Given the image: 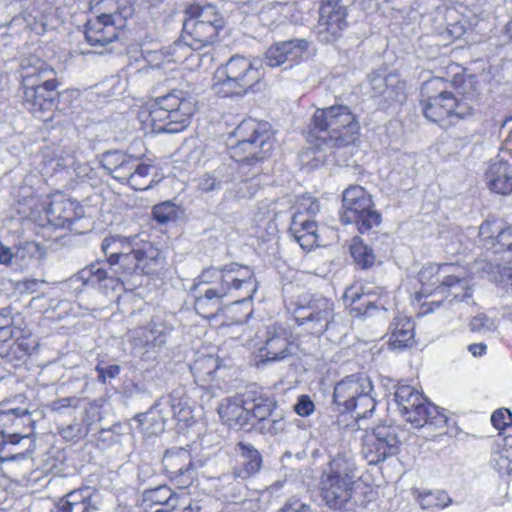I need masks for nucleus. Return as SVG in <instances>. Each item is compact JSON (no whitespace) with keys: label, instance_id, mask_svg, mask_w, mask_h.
<instances>
[{"label":"nucleus","instance_id":"nucleus-1","mask_svg":"<svg viewBox=\"0 0 512 512\" xmlns=\"http://www.w3.org/2000/svg\"><path fill=\"white\" fill-rule=\"evenodd\" d=\"M104 260H98L69 278L68 284L81 290L88 283L100 284L105 280L124 283L130 277L150 275L164 263L162 252L150 242L141 245L136 237L110 236L101 243Z\"/></svg>","mask_w":512,"mask_h":512},{"label":"nucleus","instance_id":"nucleus-2","mask_svg":"<svg viewBox=\"0 0 512 512\" xmlns=\"http://www.w3.org/2000/svg\"><path fill=\"white\" fill-rule=\"evenodd\" d=\"M196 105V99L191 93L174 89L147 104L141 116L145 117L144 121L149 122L156 133H178L190 125Z\"/></svg>","mask_w":512,"mask_h":512},{"label":"nucleus","instance_id":"nucleus-3","mask_svg":"<svg viewBox=\"0 0 512 512\" xmlns=\"http://www.w3.org/2000/svg\"><path fill=\"white\" fill-rule=\"evenodd\" d=\"M359 131L357 116L347 105L318 108L312 117V133L326 145L342 147L351 144Z\"/></svg>","mask_w":512,"mask_h":512},{"label":"nucleus","instance_id":"nucleus-4","mask_svg":"<svg viewBox=\"0 0 512 512\" xmlns=\"http://www.w3.org/2000/svg\"><path fill=\"white\" fill-rule=\"evenodd\" d=\"M356 464L349 450L338 452L332 457L328 471L321 476V493L326 505L342 509L354 493Z\"/></svg>","mask_w":512,"mask_h":512},{"label":"nucleus","instance_id":"nucleus-5","mask_svg":"<svg viewBox=\"0 0 512 512\" xmlns=\"http://www.w3.org/2000/svg\"><path fill=\"white\" fill-rule=\"evenodd\" d=\"M236 142L231 146V157L241 164L254 165L267 158L275 137L267 123L253 119L242 121L233 131Z\"/></svg>","mask_w":512,"mask_h":512},{"label":"nucleus","instance_id":"nucleus-6","mask_svg":"<svg viewBox=\"0 0 512 512\" xmlns=\"http://www.w3.org/2000/svg\"><path fill=\"white\" fill-rule=\"evenodd\" d=\"M185 15L183 40L194 51L213 45L226 24L222 11L212 4L190 6Z\"/></svg>","mask_w":512,"mask_h":512},{"label":"nucleus","instance_id":"nucleus-7","mask_svg":"<svg viewBox=\"0 0 512 512\" xmlns=\"http://www.w3.org/2000/svg\"><path fill=\"white\" fill-rule=\"evenodd\" d=\"M211 286H228L235 291L234 301L240 302L251 299L257 285L253 272L248 267L231 263L223 268L208 267L203 269L195 279L193 290H201Z\"/></svg>","mask_w":512,"mask_h":512},{"label":"nucleus","instance_id":"nucleus-8","mask_svg":"<svg viewBox=\"0 0 512 512\" xmlns=\"http://www.w3.org/2000/svg\"><path fill=\"white\" fill-rule=\"evenodd\" d=\"M333 401L340 412H352L356 418H366L376 407L374 388L366 376H347L334 388Z\"/></svg>","mask_w":512,"mask_h":512},{"label":"nucleus","instance_id":"nucleus-9","mask_svg":"<svg viewBox=\"0 0 512 512\" xmlns=\"http://www.w3.org/2000/svg\"><path fill=\"white\" fill-rule=\"evenodd\" d=\"M394 400L403 418L416 428L424 425L446 426L447 417L414 387L410 385L397 386Z\"/></svg>","mask_w":512,"mask_h":512},{"label":"nucleus","instance_id":"nucleus-10","mask_svg":"<svg viewBox=\"0 0 512 512\" xmlns=\"http://www.w3.org/2000/svg\"><path fill=\"white\" fill-rule=\"evenodd\" d=\"M260 76L258 68L249 59L235 55L217 71L218 81L214 90L223 97L242 96L259 81Z\"/></svg>","mask_w":512,"mask_h":512},{"label":"nucleus","instance_id":"nucleus-11","mask_svg":"<svg viewBox=\"0 0 512 512\" xmlns=\"http://www.w3.org/2000/svg\"><path fill=\"white\" fill-rule=\"evenodd\" d=\"M245 404L250 414V425L255 426L263 435L276 436L286 429V414L279 409L273 396L256 389L245 392Z\"/></svg>","mask_w":512,"mask_h":512},{"label":"nucleus","instance_id":"nucleus-12","mask_svg":"<svg viewBox=\"0 0 512 512\" xmlns=\"http://www.w3.org/2000/svg\"><path fill=\"white\" fill-rule=\"evenodd\" d=\"M343 212L340 219L343 224H355L364 234L381 223V215L372 209L370 195L359 185L346 188L342 195Z\"/></svg>","mask_w":512,"mask_h":512},{"label":"nucleus","instance_id":"nucleus-13","mask_svg":"<svg viewBox=\"0 0 512 512\" xmlns=\"http://www.w3.org/2000/svg\"><path fill=\"white\" fill-rule=\"evenodd\" d=\"M334 318L333 302L323 296L304 294L296 302L295 320L316 336L322 335Z\"/></svg>","mask_w":512,"mask_h":512},{"label":"nucleus","instance_id":"nucleus-14","mask_svg":"<svg viewBox=\"0 0 512 512\" xmlns=\"http://www.w3.org/2000/svg\"><path fill=\"white\" fill-rule=\"evenodd\" d=\"M400 440L397 429L380 424L367 429L362 438V454L369 464H378L398 453Z\"/></svg>","mask_w":512,"mask_h":512},{"label":"nucleus","instance_id":"nucleus-15","mask_svg":"<svg viewBox=\"0 0 512 512\" xmlns=\"http://www.w3.org/2000/svg\"><path fill=\"white\" fill-rule=\"evenodd\" d=\"M316 35L324 44H331L342 37L348 27V11L343 0H320Z\"/></svg>","mask_w":512,"mask_h":512},{"label":"nucleus","instance_id":"nucleus-16","mask_svg":"<svg viewBox=\"0 0 512 512\" xmlns=\"http://www.w3.org/2000/svg\"><path fill=\"white\" fill-rule=\"evenodd\" d=\"M446 82L442 78H434L425 82L421 93L423 100V113L425 117L435 123L445 125L450 121L454 95L445 89Z\"/></svg>","mask_w":512,"mask_h":512},{"label":"nucleus","instance_id":"nucleus-17","mask_svg":"<svg viewBox=\"0 0 512 512\" xmlns=\"http://www.w3.org/2000/svg\"><path fill=\"white\" fill-rule=\"evenodd\" d=\"M173 316L165 312L154 314L147 326L129 331V339L134 349L161 347L167 343L174 327Z\"/></svg>","mask_w":512,"mask_h":512},{"label":"nucleus","instance_id":"nucleus-18","mask_svg":"<svg viewBox=\"0 0 512 512\" xmlns=\"http://www.w3.org/2000/svg\"><path fill=\"white\" fill-rule=\"evenodd\" d=\"M439 285L436 291L447 293L453 297V300L460 302L471 298V288L469 281L465 276V271L458 265L444 263L437 269L436 281Z\"/></svg>","mask_w":512,"mask_h":512},{"label":"nucleus","instance_id":"nucleus-19","mask_svg":"<svg viewBox=\"0 0 512 512\" xmlns=\"http://www.w3.org/2000/svg\"><path fill=\"white\" fill-rule=\"evenodd\" d=\"M56 81L51 85L45 83L23 89V104L35 116L46 120L45 114L57 106L58 92ZM49 117H47L48 119Z\"/></svg>","mask_w":512,"mask_h":512},{"label":"nucleus","instance_id":"nucleus-20","mask_svg":"<svg viewBox=\"0 0 512 512\" xmlns=\"http://www.w3.org/2000/svg\"><path fill=\"white\" fill-rule=\"evenodd\" d=\"M45 214L51 226L70 228L75 220L82 218L83 208L77 201L65 198L62 194H55L47 203Z\"/></svg>","mask_w":512,"mask_h":512},{"label":"nucleus","instance_id":"nucleus-21","mask_svg":"<svg viewBox=\"0 0 512 512\" xmlns=\"http://www.w3.org/2000/svg\"><path fill=\"white\" fill-rule=\"evenodd\" d=\"M36 449L34 433L10 434L0 442V462H21L31 458Z\"/></svg>","mask_w":512,"mask_h":512},{"label":"nucleus","instance_id":"nucleus-22","mask_svg":"<svg viewBox=\"0 0 512 512\" xmlns=\"http://www.w3.org/2000/svg\"><path fill=\"white\" fill-rule=\"evenodd\" d=\"M163 464L170 478L179 487L185 488L191 484L195 469L188 451L185 449L166 451L163 457Z\"/></svg>","mask_w":512,"mask_h":512},{"label":"nucleus","instance_id":"nucleus-23","mask_svg":"<svg viewBox=\"0 0 512 512\" xmlns=\"http://www.w3.org/2000/svg\"><path fill=\"white\" fill-rule=\"evenodd\" d=\"M194 309L203 318L215 317L221 310L223 300L226 297L234 298L235 291L228 286H209L201 290H194Z\"/></svg>","mask_w":512,"mask_h":512},{"label":"nucleus","instance_id":"nucleus-24","mask_svg":"<svg viewBox=\"0 0 512 512\" xmlns=\"http://www.w3.org/2000/svg\"><path fill=\"white\" fill-rule=\"evenodd\" d=\"M308 46V41L300 38L277 42L266 51L264 62L274 68L285 62L297 61L307 51Z\"/></svg>","mask_w":512,"mask_h":512},{"label":"nucleus","instance_id":"nucleus-25","mask_svg":"<svg viewBox=\"0 0 512 512\" xmlns=\"http://www.w3.org/2000/svg\"><path fill=\"white\" fill-rule=\"evenodd\" d=\"M20 76L23 89L42 83L51 85V82L56 81L54 69L36 56H28L21 60Z\"/></svg>","mask_w":512,"mask_h":512},{"label":"nucleus","instance_id":"nucleus-26","mask_svg":"<svg viewBox=\"0 0 512 512\" xmlns=\"http://www.w3.org/2000/svg\"><path fill=\"white\" fill-rule=\"evenodd\" d=\"M267 338L260 349L263 362L281 361L291 355L288 333L285 328L273 324L267 327Z\"/></svg>","mask_w":512,"mask_h":512},{"label":"nucleus","instance_id":"nucleus-27","mask_svg":"<svg viewBox=\"0 0 512 512\" xmlns=\"http://www.w3.org/2000/svg\"><path fill=\"white\" fill-rule=\"evenodd\" d=\"M235 456L236 464L232 471L235 478L247 479L260 471L263 459L252 444L239 442L235 446Z\"/></svg>","mask_w":512,"mask_h":512},{"label":"nucleus","instance_id":"nucleus-28","mask_svg":"<svg viewBox=\"0 0 512 512\" xmlns=\"http://www.w3.org/2000/svg\"><path fill=\"white\" fill-rule=\"evenodd\" d=\"M372 96L382 99L385 103L400 101L404 85L396 73H375L369 78Z\"/></svg>","mask_w":512,"mask_h":512},{"label":"nucleus","instance_id":"nucleus-29","mask_svg":"<svg viewBox=\"0 0 512 512\" xmlns=\"http://www.w3.org/2000/svg\"><path fill=\"white\" fill-rule=\"evenodd\" d=\"M35 421L26 408H13L0 413L1 436L10 434H33Z\"/></svg>","mask_w":512,"mask_h":512},{"label":"nucleus","instance_id":"nucleus-30","mask_svg":"<svg viewBox=\"0 0 512 512\" xmlns=\"http://www.w3.org/2000/svg\"><path fill=\"white\" fill-rule=\"evenodd\" d=\"M93 489L85 486L66 493L55 504L52 512H95Z\"/></svg>","mask_w":512,"mask_h":512},{"label":"nucleus","instance_id":"nucleus-31","mask_svg":"<svg viewBox=\"0 0 512 512\" xmlns=\"http://www.w3.org/2000/svg\"><path fill=\"white\" fill-rule=\"evenodd\" d=\"M218 414L230 428L239 430L250 425V414L245 404V393L242 399L225 398L218 406Z\"/></svg>","mask_w":512,"mask_h":512},{"label":"nucleus","instance_id":"nucleus-32","mask_svg":"<svg viewBox=\"0 0 512 512\" xmlns=\"http://www.w3.org/2000/svg\"><path fill=\"white\" fill-rule=\"evenodd\" d=\"M317 223L305 217L303 211H296L289 228L290 233L303 249L310 250L318 241Z\"/></svg>","mask_w":512,"mask_h":512},{"label":"nucleus","instance_id":"nucleus-33","mask_svg":"<svg viewBox=\"0 0 512 512\" xmlns=\"http://www.w3.org/2000/svg\"><path fill=\"white\" fill-rule=\"evenodd\" d=\"M84 34L87 42L92 46H105L118 37L114 19L106 20L98 15L94 21L87 22Z\"/></svg>","mask_w":512,"mask_h":512},{"label":"nucleus","instance_id":"nucleus-34","mask_svg":"<svg viewBox=\"0 0 512 512\" xmlns=\"http://www.w3.org/2000/svg\"><path fill=\"white\" fill-rule=\"evenodd\" d=\"M486 178L495 193L507 195L512 192V166L507 161H493L486 172Z\"/></svg>","mask_w":512,"mask_h":512},{"label":"nucleus","instance_id":"nucleus-35","mask_svg":"<svg viewBox=\"0 0 512 512\" xmlns=\"http://www.w3.org/2000/svg\"><path fill=\"white\" fill-rule=\"evenodd\" d=\"M146 507L160 506L154 512H173L180 504V496L166 485H160L153 489H147L142 494Z\"/></svg>","mask_w":512,"mask_h":512},{"label":"nucleus","instance_id":"nucleus-36","mask_svg":"<svg viewBox=\"0 0 512 512\" xmlns=\"http://www.w3.org/2000/svg\"><path fill=\"white\" fill-rule=\"evenodd\" d=\"M168 413L159 405V400L147 412L137 414L133 420L137 428L148 435H158L165 429Z\"/></svg>","mask_w":512,"mask_h":512},{"label":"nucleus","instance_id":"nucleus-37","mask_svg":"<svg viewBox=\"0 0 512 512\" xmlns=\"http://www.w3.org/2000/svg\"><path fill=\"white\" fill-rule=\"evenodd\" d=\"M444 21V27L438 28V35L445 42L444 45L461 38L467 31V19L454 8L445 11Z\"/></svg>","mask_w":512,"mask_h":512},{"label":"nucleus","instance_id":"nucleus-38","mask_svg":"<svg viewBox=\"0 0 512 512\" xmlns=\"http://www.w3.org/2000/svg\"><path fill=\"white\" fill-rule=\"evenodd\" d=\"M134 158L122 151H107L102 154L101 165L113 178L122 181L131 170Z\"/></svg>","mask_w":512,"mask_h":512},{"label":"nucleus","instance_id":"nucleus-39","mask_svg":"<svg viewBox=\"0 0 512 512\" xmlns=\"http://www.w3.org/2000/svg\"><path fill=\"white\" fill-rule=\"evenodd\" d=\"M90 9L106 20L115 15L127 18L133 13L132 0H90Z\"/></svg>","mask_w":512,"mask_h":512},{"label":"nucleus","instance_id":"nucleus-40","mask_svg":"<svg viewBox=\"0 0 512 512\" xmlns=\"http://www.w3.org/2000/svg\"><path fill=\"white\" fill-rule=\"evenodd\" d=\"M151 170H154V166L145 164L135 157L131 163V170L129 169L128 175L123 178L122 182H126L134 190H147L154 182Z\"/></svg>","mask_w":512,"mask_h":512},{"label":"nucleus","instance_id":"nucleus-41","mask_svg":"<svg viewBox=\"0 0 512 512\" xmlns=\"http://www.w3.org/2000/svg\"><path fill=\"white\" fill-rule=\"evenodd\" d=\"M414 343V323L408 318H395L391 324L389 345L393 349H403Z\"/></svg>","mask_w":512,"mask_h":512},{"label":"nucleus","instance_id":"nucleus-42","mask_svg":"<svg viewBox=\"0 0 512 512\" xmlns=\"http://www.w3.org/2000/svg\"><path fill=\"white\" fill-rule=\"evenodd\" d=\"M38 346L37 340L30 334L22 335L18 333L15 341L8 347L0 349V357L6 362H12L14 359L20 360L30 355Z\"/></svg>","mask_w":512,"mask_h":512},{"label":"nucleus","instance_id":"nucleus-43","mask_svg":"<svg viewBox=\"0 0 512 512\" xmlns=\"http://www.w3.org/2000/svg\"><path fill=\"white\" fill-rule=\"evenodd\" d=\"M159 405L168 413V416L171 415L180 421L187 420L191 413L188 401L180 397L178 391H173L168 397L159 399Z\"/></svg>","mask_w":512,"mask_h":512},{"label":"nucleus","instance_id":"nucleus-44","mask_svg":"<svg viewBox=\"0 0 512 512\" xmlns=\"http://www.w3.org/2000/svg\"><path fill=\"white\" fill-rule=\"evenodd\" d=\"M417 500L423 509H442L452 502L450 496L442 490L420 491Z\"/></svg>","mask_w":512,"mask_h":512},{"label":"nucleus","instance_id":"nucleus-45","mask_svg":"<svg viewBox=\"0 0 512 512\" xmlns=\"http://www.w3.org/2000/svg\"><path fill=\"white\" fill-rule=\"evenodd\" d=\"M350 251L355 263L361 268H369L375 262L372 249L359 238L352 240Z\"/></svg>","mask_w":512,"mask_h":512},{"label":"nucleus","instance_id":"nucleus-46","mask_svg":"<svg viewBox=\"0 0 512 512\" xmlns=\"http://www.w3.org/2000/svg\"><path fill=\"white\" fill-rule=\"evenodd\" d=\"M491 249L495 254L502 255L504 261H512V227H502L498 231Z\"/></svg>","mask_w":512,"mask_h":512},{"label":"nucleus","instance_id":"nucleus-47","mask_svg":"<svg viewBox=\"0 0 512 512\" xmlns=\"http://www.w3.org/2000/svg\"><path fill=\"white\" fill-rule=\"evenodd\" d=\"M481 269L487 273L490 281L496 284H508L512 281V268L494 262H485Z\"/></svg>","mask_w":512,"mask_h":512},{"label":"nucleus","instance_id":"nucleus-48","mask_svg":"<svg viewBox=\"0 0 512 512\" xmlns=\"http://www.w3.org/2000/svg\"><path fill=\"white\" fill-rule=\"evenodd\" d=\"M344 299L346 301L350 300L351 304H355L356 302L361 301L359 306L352 308V311L357 312L356 315L371 316L373 315L374 310H385L383 305H378L377 303L372 302L369 299H366V297L357 292L352 291V289L346 290V292L344 293Z\"/></svg>","mask_w":512,"mask_h":512},{"label":"nucleus","instance_id":"nucleus-49","mask_svg":"<svg viewBox=\"0 0 512 512\" xmlns=\"http://www.w3.org/2000/svg\"><path fill=\"white\" fill-rule=\"evenodd\" d=\"M497 328V322L495 319L489 317L485 313H479L472 317L469 322V329L474 333H489Z\"/></svg>","mask_w":512,"mask_h":512},{"label":"nucleus","instance_id":"nucleus-50","mask_svg":"<svg viewBox=\"0 0 512 512\" xmlns=\"http://www.w3.org/2000/svg\"><path fill=\"white\" fill-rule=\"evenodd\" d=\"M192 50L194 49L183 40L182 32L180 38L169 46L167 54L170 61L183 62L192 55Z\"/></svg>","mask_w":512,"mask_h":512},{"label":"nucleus","instance_id":"nucleus-51","mask_svg":"<svg viewBox=\"0 0 512 512\" xmlns=\"http://www.w3.org/2000/svg\"><path fill=\"white\" fill-rule=\"evenodd\" d=\"M152 214L159 224H166L177 218V208L173 203L167 201L154 206Z\"/></svg>","mask_w":512,"mask_h":512},{"label":"nucleus","instance_id":"nucleus-52","mask_svg":"<svg viewBox=\"0 0 512 512\" xmlns=\"http://www.w3.org/2000/svg\"><path fill=\"white\" fill-rule=\"evenodd\" d=\"M501 228L502 227L495 221H484L480 225L479 237L486 248H492L493 242H495V236L498 235V231L501 230Z\"/></svg>","mask_w":512,"mask_h":512},{"label":"nucleus","instance_id":"nucleus-53","mask_svg":"<svg viewBox=\"0 0 512 512\" xmlns=\"http://www.w3.org/2000/svg\"><path fill=\"white\" fill-rule=\"evenodd\" d=\"M58 432L63 439L67 441H75L86 436L89 433V429L84 428L82 423L75 421L66 426L59 427Z\"/></svg>","mask_w":512,"mask_h":512},{"label":"nucleus","instance_id":"nucleus-54","mask_svg":"<svg viewBox=\"0 0 512 512\" xmlns=\"http://www.w3.org/2000/svg\"><path fill=\"white\" fill-rule=\"evenodd\" d=\"M473 114V107L471 104L464 98L456 99L454 97V104L452 105V111L450 116V121L447 123L448 125L453 124L454 120L458 121L460 119H464L467 116Z\"/></svg>","mask_w":512,"mask_h":512},{"label":"nucleus","instance_id":"nucleus-55","mask_svg":"<svg viewBox=\"0 0 512 512\" xmlns=\"http://www.w3.org/2000/svg\"><path fill=\"white\" fill-rule=\"evenodd\" d=\"M120 428L121 426L117 424L111 428L101 429L97 434L98 443L102 444L104 448L119 443L121 440Z\"/></svg>","mask_w":512,"mask_h":512},{"label":"nucleus","instance_id":"nucleus-56","mask_svg":"<svg viewBox=\"0 0 512 512\" xmlns=\"http://www.w3.org/2000/svg\"><path fill=\"white\" fill-rule=\"evenodd\" d=\"M300 157L303 164L310 165L312 168L323 165L326 161L325 155L315 147L305 149Z\"/></svg>","mask_w":512,"mask_h":512},{"label":"nucleus","instance_id":"nucleus-57","mask_svg":"<svg viewBox=\"0 0 512 512\" xmlns=\"http://www.w3.org/2000/svg\"><path fill=\"white\" fill-rule=\"evenodd\" d=\"M493 426L503 430L512 423V414L509 409H498L491 416Z\"/></svg>","mask_w":512,"mask_h":512},{"label":"nucleus","instance_id":"nucleus-58","mask_svg":"<svg viewBox=\"0 0 512 512\" xmlns=\"http://www.w3.org/2000/svg\"><path fill=\"white\" fill-rule=\"evenodd\" d=\"M297 211H303L305 217L312 219L320 211L319 201L313 197H303Z\"/></svg>","mask_w":512,"mask_h":512},{"label":"nucleus","instance_id":"nucleus-59","mask_svg":"<svg viewBox=\"0 0 512 512\" xmlns=\"http://www.w3.org/2000/svg\"><path fill=\"white\" fill-rule=\"evenodd\" d=\"M277 512H313L310 505L297 497L289 498Z\"/></svg>","mask_w":512,"mask_h":512},{"label":"nucleus","instance_id":"nucleus-60","mask_svg":"<svg viewBox=\"0 0 512 512\" xmlns=\"http://www.w3.org/2000/svg\"><path fill=\"white\" fill-rule=\"evenodd\" d=\"M294 411L299 416H309L314 411V403L308 395H301L294 406Z\"/></svg>","mask_w":512,"mask_h":512},{"label":"nucleus","instance_id":"nucleus-61","mask_svg":"<svg viewBox=\"0 0 512 512\" xmlns=\"http://www.w3.org/2000/svg\"><path fill=\"white\" fill-rule=\"evenodd\" d=\"M221 186V181L217 180L216 176L211 173H206L203 175L198 182V188L202 192H211L213 190L219 189Z\"/></svg>","mask_w":512,"mask_h":512},{"label":"nucleus","instance_id":"nucleus-62","mask_svg":"<svg viewBox=\"0 0 512 512\" xmlns=\"http://www.w3.org/2000/svg\"><path fill=\"white\" fill-rule=\"evenodd\" d=\"M95 370L98 373V380L105 383L107 379H113L117 377L120 373V366L119 365H109L106 367L97 365Z\"/></svg>","mask_w":512,"mask_h":512},{"label":"nucleus","instance_id":"nucleus-63","mask_svg":"<svg viewBox=\"0 0 512 512\" xmlns=\"http://www.w3.org/2000/svg\"><path fill=\"white\" fill-rule=\"evenodd\" d=\"M97 419H100V408L95 404H90L85 408V415L81 423L84 425V428L90 430V427Z\"/></svg>","mask_w":512,"mask_h":512},{"label":"nucleus","instance_id":"nucleus-64","mask_svg":"<svg viewBox=\"0 0 512 512\" xmlns=\"http://www.w3.org/2000/svg\"><path fill=\"white\" fill-rule=\"evenodd\" d=\"M22 331L18 328H15L14 326H9L8 328H1L0 329V349L3 347H6V343L11 341L12 339H16L18 333H21ZM9 345H7L8 347Z\"/></svg>","mask_w":512,"mask_h":512}]
</instances>
